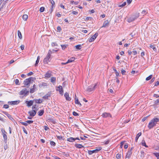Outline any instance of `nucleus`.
<instances>
[{
  "label": "nucleus",
  "mask_w": 159,
  "mask_h": 159,
  "mask_svg": "<svg viewBox=\"0 0 159 159\" xmlns=\"http://www.w3.org/2000/svg\"><path fill=\"white\" fill-rule=\"evenodd\" d=\"M159 122V117H154L152 119L148 124V127L149 129H151L155 126Z\"/></svg>",
  "instance_id": "1"
},
{
  "label": "nucleus",
  "mask_w": 159,
  "mask_h": 159,
  "mask_svg": "<svg viewBox=\"0 0 159 159\" xmlns=\"http://www.w3.org/2000/svg\"><path fill=\"white\" fill-rule=\"evenodd\" d=\"M52 53V51L51 50H49V52L48 53L47 56L43 60V62L44 64H46L48 63V61H50L51 60V53Z\"/></svg>",
  "instance_id": "2"
},
{
  "label": "nucleus",
  "mask_w": 159,
  "mask_h": 159,
  "mask_svg": "<svg viewBox=\"0 0 159 159\" xmlns=\"http://www.w3.org/2000/svg\"><path fill=\"white\" fill-rule=\"evenodd\" d=\"M139 16V13H137L136 15H133L129 18L127 20L128 22L130 23L137 19Z\"/></svg>",
  "instance_id": "3"
},
{
  "label": "nucleus",
  "mask_w": 159,
  "mask_h": 159,
  "mask_svg": "<svg viewBox=\"0 0 159 159\" xmlns=\"http://www.w3.org/2000/svg\"><path fill=\"white\" fill-rule=\"evenodd\" d=\"M34 78L33 77H30L28 79H25L24 82V85L26 86H27L28 87L29 86L31 81L32 80H33Z\"/></svg>",
  "instance_id": "4"
},
{
  "label": "nucleus",
  "mask_w": 159,
  "mask_h": 159,
  "mask_svg": "<svg viewBox=\"0 0 159 159\" xmlns=\"http://www.w3.org/2000/svg\"><path fill=\"white\" fill-rule=\"evenodd\" d=\"M102 149L101 147H99L98 148H97L96 149H94V150L91 151V150H88V152L89 155H92L93 153H97L98 152V151L101 150Z\"/></svg>",
  "instance_id": "5"
},
{
  "label": "nucleus",
  "mask_w": 159,
  "mask_h": 159,
  "mask_svg": "<svg viewBox=\"0 0 159 159\" xmlns=\"http://www.w3.org/2000/svg\"><path fill=\"white\" fill-rule=\"evenodd\" d=\"M29 91L26 88L23 89L20 93V95L26 96L29 94Z\"/></svg>",
  "instance_id": "6"
},
{
  "label": "nucleus",
  "mask_w": 159,
  "mask_h": 159,
  "mask_svg": "<svg viewBox=\"0 0 159 159\" xmlns=\"http://www.w3.org/2000/svg\"><path fill=\"white\" fill-rule=\"evenodd\" d=\"M98 35V33H96L94 34L89 39V42H91L93 41L96 39Z\"/></svg>",
  "instance_id": "7"
},
{
  "label": "nucleus",
  "mask_w": 159,
  "mask_h": 159,
  "mask_svg": "<svg viewBox=\"0 0 159 159\" xmlns=\"http://www.w3.org/2000/svg\"><path fill=\"white\" fill-rule=\"evenodd\" d=\"M97 86V84H96L93 87L92 86H89L88 87L87 89V91L88 92H90L93 90H94V89L96 88V87Z\"/></svg>",
  "instance_id": "8"
},
{
  "label": "nucleus",
  "mask_w": 159,
  "mask_h": 159,
  "mask_svg": "<svg viewBox=\"0 0 159 159\" xmlns=\"http://www.w3.org/2000/svg\"><path fill=\"white\" fill-rule=\"evenodd\" d=\"M20 102V101L19 100H18L15 101H9L8 102V103L11 105H16L19 104Z\"/></svg>",
  "instance_id": "9"
},
{
  "label": "nucleus",
  "mask_w": 159,
  "mask_h": 159,
  "mask_svg": "<svg viewBox=\"0 0 159 159\" xmlns=\"http://www.w3.org/2000/svg\"><path fill=\"white\" fill-rule=\"evenodd\" d=\"M103 118H107L110 117H111V115L109 113L104 112L102 114L101 116Z\"/></svg>",
  "instance_id": "10"
},
{
  "label": "nucleus",
  "mask_w": 159,
  "mask_h": 159,
  "mask_svg": "<svg viewBox=\"0 0 159 159\" xmlns=\"http://www.w3.org/2000/svg\"><path fill=\"white\" fill-rule=\"evenodd\" d=\"M52 72L50 70H48L47 72L45 74V78H49L51 76Z\"/></svg>",
  "instance_id": "11"
},
{
  "label": "nucleus",
  "mask_w": 159,
  "mask_h": 159,
  "mask_svg": "<svg viewBox=\"0 0 159 159\" xmlns=\"http://www.w3.org/2000/svg\"><path fill=\"white\" fill-rule=\"evenodd\" d=\"M36 111L35 110L30 111L28 112V113L30 114V116H34L36 114Z\"/></svg>",
  "instance_id": "12"
},
{
  "label": "nucleus",
  "mask_w": 159,
  "mask_h": 159,
  "mask_svg": "<svg viewBox=\"0 0 159 159\" xmlns=\"http://www.w3.org/2000/svg\"><path fill=\"white\" fill-rule=\"evenodd\" d=\"M25 103L27 104V106L30 107L34 103V100H30V101H26Z\"/></svg>",
  "instance_id": "13"
},
{
  "label": "nucleus",
  "mask_w": 159,
  "mask_h": 159,
  "mask_svg": "<svg viewBox=\"0 0 159 159\" xmlns=\"http://www.w3.org/2000/svg\"><path fill=\"white\" fill-rule=\"evenodd\" d=\"M132 152L131 151V150H128V152L126 155L125 158L129 159L130 158L132 155Z\"/></svg>",
  "instance_id": "14"
},
{
  "label": "nucleus",
  "mask_w": 159,
  "mask_h": 159,
  "mask_svg": "<svg viewBox=\"0 0 159 159\" xmlns=\"http://www.w3.org/2000/svg\"><path fill=\"white\" fill-rule=\"evenodd\" d=\"M109 24V22L108 20H106L103 22V25L101 28L106 27L107 26H108Z\"/></svg>",
  "instance_id": "15"
},
{
  "label": "nucleus",
  "mask_w": 159,
  "mask_h": 159,
  "mask_svg": "<svg viewBox=\"0 0 159 159\" xmlns=\"http://www.w3.org/2000/svg\"><path fill=\"white\" fill-rule=\"evenodd\" d=\"M64 96L66 98V100L70 101L71 99L69 96V94L66 92L64 94Z\"/></svg>",
  "instance_id": "16"
},
{
  "label": "nucleus",
  "mask_w": 159,
  "mask_h": 159,
  "mask_svg": "<svg viewBox=\"0 0 159 159\" xmlns=\"http://www.w3.org/2000/svg\"><path fill=\"white\" fill-rule=\"evenodd\" d=\"M48 86L47 84L46 83L42 82L39 84V88H42V87H46Z\"/></svg>",
  "instance_id": "17"
},
{
  "label": "nucleus",
  "mask_w": 159,
  "mask_h": 159,
  "mask_svg": "<svg viewBox=\"0 0 159 159\" xmlns=\"http://www.w3.org/2000/svg\"><path fill=\"white\" fill-rule=\"evenodd\" d=\"M75 103L76 104H78L80 106V107L81 106V104L80 103L77 97L76 96V95H75Z\"/></svg>",
  "instance_id": "18"
},
{
  "label": "nucleus",
  "mask_w": 159,
  "mask_h": 159,
  "mask_svg": "<svg viewBox=\"0 0 159 159\" xmlns=\"http://www.w3.org/2000/svg\"><path fill=\"white\" fill-rule=\"evenodd\" d=\"M36 89V86L34 84L33 86V88L32 89H31L30 90V93H33L35 91V90Z\"/></svg>",
  "instance_id": "19"
},
{
  "label": "nucleus",
  "mask_w": 159,
  "mask_h": 159,
  "mask_svg": "<svg viewBox=\"0 0 159 159\" xmlns=\"http://www.w3.org/2000/svg\"><path fill=\"white\" fill-rule=\"evenodd\" d=\"M34 101L36 103H41L43 102L42 99H34Z\"/></svg>",
  "instance_id": "20"
},
{
  "label": "nucleus",
  "mask_w": 159,
  "mask_h": 159,
  "mask_svg": "<svg viewBox=\"0 0 159 159\" xmlns=\"http://www.w3.org/2000/svg\"><path fill=\"white\" fill-rule=\"evenodd\" d=\"M75 146L77 148H82L84 147L82 144L77 143L75 144Z\"/></svg>",
  "instance_id": "21"
},
{
  "label": "nucleus",
  "mask_w": 159,
  "mask_h": 159,
  "mask_svg": "<svg viewBox=\"0 0 159 159\" xmlns=\"http://www.w3.org/2000/svg\"><path fill=\"white\" fill-rule=\"evenodd\" d=\"M58 89H61V90L60 91H59V93L61 94V95H63V89L62 88V87L61 86H58Z\"/></svg>",
  "instance_id": "22"
},
{
  "label": "nucleus",
  "mask_w": 159,
  "mask_h": 159,
  "mask_svg": "<svg viewBox=\"0 0 159 159\" xmlns=\"http://www.w3.org/2000/svg\"><path fill=\"white\" fill-rule=\"evenodd\" d=\"M44 112L43 110H40L38 112V114L39 116H42Z\"/></svg>",
  "instance_id": "23"
},
{
  "label": "nucleus",
  "mask_w": 159,
  "mask_h": 159,
  "mask_svg": "<svg viewBox=\"0 0 159 159\" xmlns=\"http://www.w3.org/2000/svg\"><path fill=\"white\" fill-rule=\"evenodd\" d=\"M141 134H142V133H141V132H139V133H138V134L135 137V141L136 142H137L138 140L139 137L140 136H141Z\"/></svg>",
  "instance_id": "24"
},
{
  "label": "nucleus",
  "mask_w": 159,
  "mask_h": 159,
  "mask_svg": "<svg viewBox=\"0 0 159 159\" xmlns=\"http://www.w3.org/2000/svg\"><path fill=\"white\" fill-rule=\"evenodd\" d=\"M32 109H34V110L37 111L39 110V108L38 107V106H37V105L35 104L32 107Z\"/></svg>",
  "instance_id": "25"
},
{
  "label": "nucleus",
  "mask_w": 159,
  "mask_h": 159,
  "mask_svg": "<svg viewBox=\"0 0 159 159\" xmlns=\"http://www.w3.org/2000/svg\"><path fill=\"white\" fill-rule=\"evenodd\" d=\"M75 59V58L74 57H72L68 60V61H67V63H69L71 62L74 61Z\"/></svg>",
  "instance_id": "26"
},
{
  "label": "nucleus",
  "mask_w": 159,
  "mask_h": 159,
  "mask_svg": "<svg viewBox=\"0 0 159 159\" xmlns=\"http://www.w3.org/2000/svg\"><path fill=\"white\" fill-rule=\"evenodd\" d=\"M51 82L53 84L55 83L56 82V78L54 77H52L51 79Z\"/></svg>",
  "instance_id": "27"
},
{
  "label": "nucleus",
  "mask_w": 159,
  "mask_h": 159,
  "mask_svg": "<svg viewBox=\"0 0 159 159\" xmlns=\"http://www.w3.org/2000/svg\"><path fill=\"white\" fill-rule=\"evenodd\" d=\"M67 140L70 142H73L75 141V138L73 137H70L69 138H68Z\"/></svg>",
  "instance_id": "28"
},
{
  "label": "nucleus",
  "mask_w": 159,
  "mask_h": 159,
  "mask_svg": "<svg viewBox=\"0 0 159 159\" xmlns=\"http://www.w3.org/2000/svg\"><path fill=\"white\" fill-rule=\"evenodd\" d=\"M28 16L27 15H24L22 16V18L25 21H26L28 18Z\"/></svg>",
  "instance_id": "29"
},
{
  "label": "nucleus",
  "mask_w": 159,
  "mask_h": 159,
  "mask_svg": "<svg viewBox=\"0 0 159 159\" xmlns=\"http://www.w3.org/2000/svg\"><path fill=\"white\" fill-rule=\"evenodd\" d=\"M6 115L8 118L9 119H10L11 120H13V118L9 114L8 112H7L6 114Z\"/></svg>",
  "instance_id": "30"
},
{
  "label": "nucleus",
  "mask_w": 159,
  "mask_h": 159,
  "mask_svg": "<svg viewBox=\"0 0 159 159\" xmlns=\"http://www.w3.org/2000/svg\"><path fill=\"white\" fill-rule=\"evenodd\" d=\"M141 143L142 145L143 146H145V147L148 148V146L146 145L145 142L144 140H142Z\"/></svg>",
  "instance_id": "31"
},
{
  "label": "nucleus",
  "mask_w": 159,
  "mask_h": 159,
  "mask_svg": "<svg viewBox=\"0 0 159 159\" xmlns=\"http://www.w3.org/2000/svg\"><path fill=\"white\" fill-rule=\"evenodd\" d=\"M49 2L52 4L51 7H52V8L55 7V2L53 0H49Z\"/></svg>",
  "instance_id": "32"
},
{
  "label": "nucleus",
  "mask_w": 159,
  "mask_h": 159,
  "mask_svg": "<svg viewBox=\"0 0 159 159\" xmlns=\"http://www.w3.org/2000/svg\"><path fill=\"white\" fill-rule=\"evenodd\" d=\"M3 137L4 139V141L5 143L7 142V136L6 134H3Z\"/></svg>",
  "instance_id": "33"
},
{
  "label": "nucleus",
  "mask_w": 159,
  "mask_h": 159,
  "mask_svg": "<svg viewBox=\"0 0 159 159\" xmlns=\"http://www.w3.org/2000/svg\"><path fill=\"white\" fill-rule=\"evenodd\" d=\"M150 48L153 49L154 51H156L157 50L156 48L155 47V45H152V44H151L150 45Z\"/></svg>",
  "instance_id": "34"
},
{
  "label": "nucleus",
  "mask_w": 159,
  "mask_h": 159,
  "mask_svg": "<svg viewBox=\"0 0 159 159\" xmlns=\"http://www.w3.org/2000/svg\"><path fill=\"white\" fill-rule=\"evenodd\" d=\"M82 45L78 44L75 46V48L78 50H80L81 48Z\"/></svg>",
  "instance_id": "35"
},
{
  "label": "nucleus",
  "mask_w": 159,
  "mask_h": 159,
  "mask_svg": "<svg viewBox=\"0 0 159 159\" xmlns=\"http://www.w3.org/2000/svg\"><path fill=\"white\" fill-rule=\"evenodd\" d=\"M40 56H38L37 57V59L36 61V63L35 64V66H36L38 64L39 61V59H40Z\"/></svg>",
  "instance_id": "36"
},
{
  "label": "nucleus",
  "mask_w": 159,
  "mask_h": 159,
  "mask_svg": "<svg viewBox=\"0 0 159 159\" xmlns=\"http://www.w3.org/2000/svg\"><path fill=\"white\" fill-rule=\"evenodd\" d=\"M18 35L19 38L21 39H22V35L21 32L19 30L18 31Z\"/></svg>",
  "instance_id": "37"
},
{
  "label": "nucleus",
  "mask_w": 159,
  "mask_h": 159,
  "mask_svg": "<svg viewBox=\"0 0 159 159\" xmlns=\"http://www.w3.org/2000/svg\"><path fill=\"white\" fill-rule=\"evenodd\" d=\"M49 120L50 122L53 124H55L56 123L55 120L54 119H50Z\"/></svg>",
  "instance_id": "38"
},
{
  "label": "nucleus",
  "mask_w": 159,
  "mask_h": 159,
  "mask_svg": "<svg viewBox=\"0 0 159 159\" xmlns=\"http://www.w3.org/2000/svg\"><path fill=\"white\" fill-rule=\"evenodd\" d=\"M152 75H150L149 76H148V77H147L146 78V80L147 81H148V80H150L152 78Z\"/></svg>",
  "instance_id": "39"
},
{
  "label": "nucleus",
  "mask_w": 159,
  "mask_h": 159,
  "mask_svg": "<svg viewBox=\"0 0 159 159\" xmlns=\"http://www.w3.org/2000/svg\"><path fill=\"white\" fill-rule=\"evenodd\" d=\"M68 46L67 45H61V46L62 49L63 50H64Z\"/></svg>",
  "instance_id": "40"
},
{
  "label": "nucleus",
  "mask_w": 159,
  "mask_h": 159,
  "mask_svg": "<svg viewBox=\"0 0 159 159\" xmlns=\"http://www.w3.org/2000/svg\"><path fill=\"white\" fill-rule=\"evenodd\" d=\"M153 154L157 158V159L159 158V153H154Z\"/></svg>",
  "instance_id": "41"
},
{
  "label": "nucleus",
  "mask_w": 159,
  "mask_h": 159,
  "mask_svg": "<svg viewBox=\"0 0 159 159\" xmlns=\"http://www.w3.org/2000/svg\"><path fill=\"white\" fill-rule=\"evenodd\" d=\"M49 96V95L47 94L46 95H45V96L43 97V98L45 99H48V97Z\"/></svg>",
  "instance_id": "42"
},
{
  "label": "nucleus",
  "mask_w": 159,
  "mask_h": 159,
  "mask_svg": "<svg viewBox=\"0 0 159 159\" xmlns=\"http://www.w3.org/2000/svg\"><path fill=\"white\" fill-rule=\"evenodd\" d=\"M121 157V154H119V153L117 154L116 155V158L118 159H119Z\"/></svg>",
  "instance_id": "43"
},
{
  "label": "nucleus",
  "mask_w": 159,
  "mask_h": 159,
  "mask_svg": "<svg viewBox=\"0 0 159 159\" xmlns=\"http://www.w3.org/2000/svg\"><path fill=\"white\" fill-rule=\"evenodd\" d=\"M57 31L59 32H61V30H62L61 27L59 26L57 27Z\"/></svg>",
  "instance_id": "44"
},
{
  "label": "nucleus",
  "mask_w": 159,
  "mask_h": 159,
  "mask_svg": "<svg viewBox=\"0 0 159 159\" xmlns=\"http://www.w3.org/2000/svg\"><path fill=\"white\" fill-rule=\"evenodd\" d=\"M93 20V18L90 17H87L86 18V20Z\"/></svg>",
  "instance_id": "45"
},
{
  "label": "nucleus",
  "mask_w": 159,
  "mask_h": 159,
  "mask_svg": "<svg viewBox=\"0 0 159 159\" xmlns=\"http://www.w3.org/2000/svg\"><path fill=\"white\" fill-rule=\"evenodd\" d=\"M50 143L52 146H55L56 145V143L54 141H52L50 142Z\"/></svg>",
  "instance_id": "46"
},
{
  "label": "nucleus",
  "mask_w": 159,
  "mask_h": 159,
  "mask_svg": "<svg viewBox=\"0 0 159 159\" xmlns=\"http://www.w3.org/2000/svg\"><path fill=\"white\" fill-rule=\"evenodd\" d=\"M45 8L44 7H41L40 8L39 11L41 12H43Z\"/></svg>",
  "instance_id": "47"
},
{
  "label": "nucleus",
  "mask_w": 159,
  "mask_h": 159,
  "mask_svg": "<svg viewBox=\"0 0 159 159\" xmlns=\"http://www.w3.org/2000/svg\"><path fill=\"white\" fill-rule=\"evenodd\" d=\"M159 102V99H157L155 102L154 104L157 105L158 104Z\"/></svg>",
  "instance_id": "48"
},
{
  "label": "nucleus",
  "mask_w": 159,
  "mask_h": 159,
  "mask_svg": "<svg viewBox=\"0 0 159 159\" xmlns=\"http://www.w3.org/2000/svg\"><path fill=\"white\" fill-rule=\"evenodd\" d=\"M15 83L16 85H19L20 84H19V80L18 79H16L15 80Z\"/></svg>",
  "instance_id": "49"
},
{
  "label": "nucleus",
  "mask_w": 159,
  "mask_h": 159,
  "mask_svg": "<svg viewBox=\"0 0 159 159\" xmlns=\"http://www.w3.org/2000/svg\"><path fill=\"white\" fill-rule=\"evenodd\" d=\"M124 143H125V141H122L121 142V143H120V148H122L123 145H124Z\"/></svg>",
  "instance_id": "50"
},
{
  "label": "nucleus",
  "mask_w": 159,
  "mask_h": 159,
  "mask_svg": "<svg viewBox=\"0 0 159 159\" xmlns=\"http://www.w3.org/2000/svg\"><path fill=\"white\" fill-rule=\"evenodd\" d=\"M73 115L74 116H79V114L77 113L76 112L74 111L73 112Z\"/></svg>",
  "instance_id": "51"
},
{
  "label": "nucleus",
  "mask_w": 159,
  "mask_h": 159,
  "mask_svg": "<svg viewBox=\"0 0 159 159\" xmlns=\"http://www.w3.org/2000/svg\"><path fill=\"white\" fill-rule=\"evenodd\" d=\"M80 31L84 33H86L88 32V31L86 30H84L83 29H81Z\"/></svg>",
  "instance_id": "52"
},
{
  "label": "nucleus",
  "mask_w": 159,
  "mask_h": 159,
  "mask_svg": "<svg viewBox=\"0 0 159 159\" xmlns=\"http://www.w3.org/2000/svg\"><path fill=\"white\" fill-rule=\"evenodd\" d=\"M9 106L8 105H7V104L4 105L3 106V108H6V109L8 108H9Z\"/></svg>",
  "instance_id": "53"
},
{
  "label": "nucleus",
  "mask_w": 159,
  "mask_h": 159,
  "mask_svg": "<svg viewBox=\"0 0 159 159\" xmlns=\"http://www.w3.org/2000/svg\"><path fill=\"white\" fill-rule=\"evenodd\" d=\"M20 123L22 125H25V126L28 125V124L26 122V123L24 122H20Z\"/></svg>",
  "instance_id": "54"
},
{
  "label": "nucleus",
  "mask_w": 159,
  "mask_h": 159,
  "mask_svg": "<svg viewBox=\"0 0 159 159\" xmlns=\"http://www.w3.org/2000/svg\"><path fill=\"white\" fill-rule=\"evenodd\" d=\"M52 46L54 47L55 46H57V45L56 42H53L52 43Z\"/></svg>",
  "instance_id": "55"
},
{
  "label": "nucleus",
  "mask_w": 159,
  "mask_h": 159,
  "mask_svg": "<svg viewBox=\"0 0 159 159\" xmlns=\"http://www.w3.org/2000/svg\"><path fill=\"white\" fill-rule=\"evenodd\" d=\"M26 122L27 123L30 124L33 123V120H28L26 121Z\"/></svg>",
  "instance_id": "56"
},
{
  "label": "nucleus",
  "mask_w": 159,
  "mask_h": 159,
  "mask_svg": "<svg viewBox=\"0 0 159 159\" xmlns=\"http://www.w3.org/2000/svg\"><path fill=\"white\" fill-rule=\"evenodd\" d=\"M126 71L125 70H124L123 69H122L121 70V73L123 75H125V73Z\"/></svg>",
  "instance_id": "57"
},
{
  "label": "nucleus",
  "mask_w": 159,
  "mask_h": 159,
  "mask_svg": "<svg viewBox=\"0 0 159 159\" xmlns=\"http://www.w3.org/2000/svg\"><path fill=\"white\" fill-rule=\"evenodd\" d=\"M126 4V2H124L121 5H120V7H123L125 6Z\"/></svg>",
  "instance_id": "58"
},
{
  "label": "nucleus",
  "mask_w": 159,
  "mask_h": 159,
  "mask_svg": "<svg viewBox=\"0 0 159 159\" xmlns=\"http://www.w3.org/2000/svg\"><path fill=\"white\" fill-rule=\"evenodd\" d=\"M72 13L74 15H76L78 14V12L77 11H72Z\"/></svg>",
  "instance_id": "59"
},
{
  "label": "nucleus",
  "mask_w": 159,
  "mask_h": 159,
  "mask_svg": "<svg viewBox=\"0 0 159 159\" xmlns=\"http://www.w3.org/2000/svg\"><path fill=\"white\" fill-rule=\"evenodd\" d=\"M132 0H127V2L128 5H129L131 3L132 1Z\"/></svg>",
  "instance_id": "60"
},
{
  "label": "nucleus",
  "mask_w": 159,
  "mask_h": 159,
  "mask_svg": "<svg viewBox=\"0 0 159 159\" xmlns=\"http://www.w3.org/2000/svg\"><path fill=\"white\" fill-rule=\"evenodd\" d=\"M23 131L26 134H27V132L24 127H23Z\"/></svg>",
  "instance_id": "61"
},
{
  "label": "nucleus",
  "mask_w": 159,
  "mask_h": 159,
  "mask_svg": "<svg viewBox=\"0 0 159 159\" xmlns=\"http://www.w3.org/2000/svg\"><path fill=\"white\" fill-rule=\"evenodd\" d=\"M57 138L59 140H61L62 139V137L60 136H57Z\"/></svg>",
  "instance_id": "62"
},
{
  "label": "nucleus",
  "mask_w": 159,
  "mask_h": 159,
  "mask_svg": "<svg viewBox=\"0 0 159 159\" xmlns=\"http://www.w3.org/2000/svg\"><path fill=\"white\" fill-rule=\"evenodd\" d=\"M89 12L93 13L94 12V10L93 9L91 10H89Z\"/></svg>",
  "instance_id": "63"
},
{
  "label": "nucleus",
  "mask_w": 159,
  "mask_h": 159,
  "mask_svg": "<svg viewBox=\"0 0 159 159\" xmlns=\"http://www.w3.org/2000/svg\"><path fill=\"white\" fill-rule=\"evenodd\" d=\"M158 85H159V81H157L155 83V86H157Z\"/></svg>",
  "instance_id": "64"
}]
</instances>
